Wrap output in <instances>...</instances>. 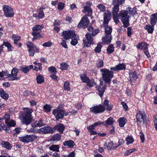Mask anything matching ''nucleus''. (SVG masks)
Here are the masks:
<instances>
[{
  "mask_svg": "<svg viewBox=\"0 0 157 157\" xmlns=\"http://www.w3.org/2000/svg\"><path fill=\"white\" fill-rule=\"evenodd\" d=\"M52 45V43L50 41L46 42L43 44L42 45L45 47H50Z\"/></svg>",
  "mask_w": 157,
  "mask_h": 157,
  "instance_id": "69168bd1",
  "label": "nucleus"
},
{
  "mask_svg": "<svg viewBox=\"0 0 157 157\" xmlns=\"http://www.w3.org/2000/svg\"><path fill=\"white\" fill-rule=\"evenodd\" d=\"M62 35L64 39L66 40L70 38L72 39L71 42V45L75 46L78 43V36L74 31L71 30L65 31L63 32Z\"/></svg>",
  "mask_w": 157,
  "mask_h": 157,
  "instance_id": "20e7f679",
  "label": "nucleus"
},
{
  "mask_svg": "<svg viewBox=\"0 0 157 157\" xmlns=\"http://www.w3.org/2000/svg\"><path fill=\"white\" fill-rule=\"evenodd\" d=\"M90 109L91 111L95 114H96L104 112L105 110V108L103 105H99L90 108Z\"/></svg>",
  "mask_w": 157,
  "mask_h": 157,
  "instance_id": "9b49d317",
  "label": "nucleus"
},
{
  "mask_svg": "<svg viewBox=\"0 0 157 157\" xmlns=\"http://www.w3.org/2000/svg\"><path fill=\"white\" fill-rule=\"evenodd\" d=\"M48 70L51 73L55 74L56 72V69L54 67L52 66L48 67Z\"/></svg>",
  "mask_w": 157,
  "mask_h": 157,
  "instance_id": "4d7b16f0",
  "label": "nucleus"
},
{
  "mask_svg": "<svg viewBox=\"0 0 157 157\" xmlns=\"http://www.w3.org/2000/svg\"><path fill=\"white\" fill-rule=\"evenodd\" d=\"M80 76L82 82L86 83L89 82L90 79L86 75L81 74L80 75Z\"/></svg>",
  "mask_w": 157,
  "mask_h": 157,
  "instance_id": "c85d7f7f",
  "label": "nucleus"
},
{
  "mask_svg": "<svg viewBox=\"0 0 157 157\" xmlns=\"http://www.w3.org/2000/svg\"><path fill=\"white\" fill-rule=\"evenodd\" d=\"M32 34L33 36V37L32 38V40H35L38 38L42 37L41 35H38L36 34H35L34 35L33 33H32Z\"/></svg>",
  "mask_w": 157,
  "mask_h": 157,
  "instance_id": "338daca9",
  "label": "nucleus"
},
{
  "mask_svg": "<svg viewBox=\"0 0 157 157\" xmlns=\"http://www.w3.org/2000/svg\"><path fill=\"white\" fill-rule=\"evenodd\" d=\"M100 71L103 80L105 82L109 83L113 77V72L107 69H101Z\"/></svg>",
  "mask_w": 157,
  "mask_h": 157,
  "instance_id": "39448f33",
  "label": "nucleus"
},
{
  "mask_svg": "<svg viewBox=\"0 0 157 157\" xmlns=\"http://www.w3.org/2000/svg\"><path fill=\"white\" fill-rule=\"evenodd\" d=\"M129 77L128 78V81L131 82L135 80L137 78V76L136 72H131L129 73Z\"/></svg>",
  "mask_w": 157,
  "mask_h": 157,
  "instance_id": "b1692460",
  "label": "nucleus"
},
{
  "mask_svg": "<svg viewBox=\"0 0 157 157\" xmlns=\"http://www.w3.org/2000/svg\"><path fill=\"white\" fill-rule=\"evenodd\" d=\"M125 121V119L124 117L120 118L118 121L120 126L123 127L126 123Z\"/></svg>",
  "mask_w": 157,
  "mask_h": 157,
  "instance_id": "7c9ffc66",
  "label": "nucleus"
},
{
  "mask_svg": "<svg viewBox=\"0 0 157 157\" xmlns=\"http://www.w3.org/2000/svg\"><path fill=\"white\" fill-rule=\"evenodd\" d=\"M111 17V13L109 10H106L104 13V22L103 25H107Z\"/></svg>",
  "mask_w": 157,
  "mask_h": 157,
  "instance_id": "dca6fc26",
  "label": "nucleus"
},
{
  "mask_svg": "<svg viewBox=\"0 0 157 157\" xmlns=\"http://www.w3.org/2000/svg\"><path fill=\"white\" fill-rule=\"evenodd\" d=\"M45 8L43 7H40L37 10L38 13L34 14L33 15V17L36 18L38 19H40L43 17L44 16V14L43 12V10Z\"/></svg>",
  "mask_w": 157,
  "mask_h": 157,
  "instance_id": "a211bd4d",
  "label": "nucleus"
},
{
  "mask_svg": "<svg viewBox=\"0 0 157 157\" xmlns=\"http://www.w3.org/2000/svg\"><path fill=\"white\" fill-rule=\"evenodd\" d=\"M136 46L138 49L140 50H143L144 51L146 50L148 48L147 44L144 42H142L137 44Z\"/></svg>",
  "mask_w": 157,
  "mask_h": 157,
  "instance_id": "4be33fe9",
  "label": "nucleus"
},
{
  "mask_svg": "<svg viewBox=\"0 0 157 157\" xmlns=\"http://www.w3.org/2000/svg\"><path fill=\"white\" fill-rule=\"evenodd\" d=\"M43 109L46 113H49L51 111L50 105L48 104H46L44 106Z\"/></svg>",
  "mask_w": 157,
  "mask_h": 157,
  "instance_id": "09e8293b",
  "label": "nucleus"
},
{
  "mask_svg": "<svg viewBox=\"0 0 157 157\" xmlns=\"http://www.w3.org/2000/svg\"><path fill=\"white\" fill-rule=\"evenodd\" d=\"M37 138V136L35 135H27L19 137L20 141L24 143H28L32 142Z\"/></svg>",
  "mask_w": 157,
  "mask_h": 157,
  "instance_id": "1a4fd4ad",
  "label": "nucleus"
},
{
  "mask_svg": "<svg viewBox=\"0 0 157 157\" xmlns=\"http://www.w3.org/2000/svg\"><path fill=\"white\" fill-rule=\"evenodd\" d=\"M111 36L105 34V35L102 37V42L104 44H109L111 42Z\"/></svg>",
  "mask_w": 157,
  "mask_h": 157,
  "instance_id": "412c9836",
  "label": "nucleus"
},
{
  "mask_svg": "<svg viewBox=\"0 0 157 157\" xmlns=\"http://www.w3.org/2000/svg\"><path fill=\"white\" fill-rule=\"evenodd\" d=\"M69 112H65L63 109H56L53 110V113L57 119H62L64 116L69 114Z\"/></svg>",
  "mask_w": 157,
  "mask_h": 157,
  "instance_id": "0eeeda50",
  "label": "nucleus"
},
{
  "mask_svg": "<svg viewBox=\"0 0 157 157\" xmlns=\"http://www.w3.org/2000/svg\"><path fill=\"white\" fill-rule=\"evenodd\" d=\"M92 10L89 7H86L85 6L84 7V10L83 12L85 13L87 12L88 13V15L90 16L92 14Z\"/></svg>",
  "mask_w": 157,
  "mask_h": 157,
  "instance_id": "2f4dec72",
  "label": "nucleus"
},
{
  "mask_svg": "<svg viewBox=\"0 0 157 157\" xmlns=\"http://www.w3.org/2000/svg\"><path fill=\"white\" fill-rule=\"evenodd\" d=\"M89 23V21L86 16H84L82 17L81 20L78 25V27L79 28L86 27Z\"/></svg>",
  "mask_w": 157,
  "mask_h": 157,
  "instance_id": "ddd939ff",
  "label": "nucleus"
},
{
  "mask_svg": "<svg viewBox=\"0 0 157 157\" xmlns=\"http://www.w3.org/2000/svg\"><path fill=\"white\" fill-rule=\"evenodd\" d=\"M2 118H0V130L3 129L4 130L7 131H9L10 129V128L9 127H6L5 126L4 124L2 122Z\"/></svg>",
  "mask_w": 157,
  "mask_h": 157,
  "instance_id": "72a5a7b5",
  "label": "nucleus"
},
{
  "mask_svg": "<svg viewBox=\"0 0 157 157\" xmlns=\"http://www.w3.org/2000/svg\"><path fill=\"white\" fill-rule=\"evenodd\" d=\"M127 12L128 15H129H129H134L136 14V9L134 8H130V9H129V10H125Z\"/></svg>",
  "mask_w": 157,
  "mask_h": 157,
  "instance_id": "e433bc0d",
  "label": "nucleus"
},
{
  "mask_svg": "<svg viewBox=\"0 0 157 157\" xmlns=\"http://www.w3.org/2000/svg\"><path fill=\"white\" fill-rule=\"evenodd\" d=\"M88 30L90 32L87 33L86 35V38L83 40L84 46L85 47H89L90 44H93V37L95 36L99 32V30L98 29L94 30L92 26H90L88 28Z\"/></svg>",
  "mask_w": 157,
  "mask_h": 157,
  "instance_id": "f257e3e1",
  "label": "nucleus"
},
{
  "mask_svg": "<svg viewBox=\"0 0 157 157\" xmlns=\"http://www.w3.org/2000/svg\"><path fill=\"white\" fill-rule=\"evenodd\" d=\"M0 95L3 99L7 100L9 98L8 94L4 90L0 89Z\"/></svg>",
  "mask_w": 157,
  "mask_h": 157,
  "instance_id": "a878e982",
  "label": "nucleus"
},
{
  "mask_svg": "<svg viewBox=\"0 0 157 157\" xmlns=\"http://www.w3.org/2000/svg\"><path fill=\"white\" fill-rule=\"evenodd\" d=\"M101 45L100 44H98L94 50L95 52L96 53H99L101 51Z\"/></svg>",
  "mask_w": 157,
  "mask_h": 157,
  "instance_id": "13d9d810",
  "label": "nucleus"
},
{
  "mask_svg": "<svg viewBox=\"0 0 157 157\" xmlns=\"http://www.w3.org/2000/svg\"><path fill=\"white\" fill-rule=\"evenodd\" d=\"M18 72V69L16 68H13L11 71V74L9 75L8 77L9 79L11 81L18 80L19 78L17 77V73Z\"/></svg>",
  "mask_w": 157,
  "mask_h": 157,
  "instance_id": "f8f14e48",
  "label": "nucleus"
},
{
  "mask_svg": "<svg viewBox=\"0 0 157 157\" xmlns=\"http://www.w3.org/2000/svg\"><path fill=\"white\" fill-rule=\"evenodd\" d=\"M70 83L68 81H67L64 82L63 85L64 89L67 91H70V88L69 86Z\"/></svg>",
  "mask_w": 157,
  "mask_h": 157,
  "instance_id": "37998d69",
  "label": "nucleus"
},
{
  "mask_svg": "<svg viewBox=\"0 0 157 157\" xmlns=\"http://www.w3.org/2000/svg\"><path fill=\"white\" fill-rule=\"evenodd\" d=\"M127 144H130L132 143L134 141L133 137L130 136H128L126 138Z\"/></svg>",
  "mask_w": 157,
  "mask_h": 157,
  "instance_id": "49530a36",
  "label": "nucleus"
},
{
  "mask_svg": "<svg viewBox=\"0 0 157 157\" xmlns=\"http://www.w3.org/2000/svg\"><path fill=\"white\" fill-rule=\"evenodd\" d=\"M19 70L22 71L25 74L27 73L29 71V68L26 66L20 67Z\"/></svg>",
  "mask_w": 157,
  "mask_h": 157,
  "instance_id": "4c0bfd02",
  "label": "nucleus"
},
{
  "mask_svg": "<svg viewBox=\"0 0 157 157\" xmlns=\"http://www.w3.org/2000/svg\"><path fill=\"white\" fill-rule=\"evenodd\" d=\"M97 7L101 12L104 11L105 9V6L102 4H98L97 6Z\"/></svg>",
  "mask_w": 157,
  "mask_h": 157,
  "instance_id": "6e6d98bb",
  "label": "nucleus"
},
{
  "mask_svg": "<svg viewBox=\"0 0 157 157\" xmlns=\"http://www.w3.org/2000/svg\"><path fill=\"white\" fill-rule=\"evenodd\" d=\"M154 126L155 129L157 130V116H154Z\"/></svg>",
  "mask_w": 157,
  "mask_h": 157,
  "instance_id": "774afa93",
  "label": "nucleus"
},
{
  "mask_svg": "<svg viewBox=\"0 0 157 157\" xmlns=\"http://www.w3.org/2000/svg\"><path fill=\"white\" fill-rule=\"evenodd\" d=\"M12 37L14 40V43L15 44H17V41L21 39L20 36L14 34L13 35Z\"/></svg>",
  "mask_w": 157,
  "mask_h": 157,
  "instance_id": "79ce46f5",
  "label": "nucleus"
},
{
  "mask_svg": "<svg viewBox=\"0 0 157 157\" xmlns=\"http://www.w3.org/2000/svg\"><path fill=\"white\" fill-rule=\"evenodd\" d=\"M60 67L59 68L62 71L67 70L69 65L65 62H63L60 64Z\"/></svg>",
  "mask_w": 157,
  "mask_h": 157,
  "instance_id": "f704fd0d",
  "label": "nucleus"
},
{
  "mask_svg": "<svg viewBox=\"0 0 157 157\" xmlns=\"http://www.w3.org/2000/svg\"><path fill=\"white\" fill-rule=\"evenodd\" d=\"M63 145L69 147H72L75 145L74 142L71 140H69L65 141L63 143Z\"/></svg>",
  "mask_w": 157,
  "mask_h": 157,
  "instance_id": "cd10ccee",
  "label": "nucleus"
},
{
  "mask_svg": "<svg viewBox=\"0 0 157 157\" xmlns=\"http://www.w3.org/2000/svg\"><path fill=\"white\" fill-rule=\"evenodd\" d=\"M136 149L135 148L127 150L124 153V155L125 156H127L132 153L133 152L135 151Z\"/></svg>",
  "mask_w": 157,
  "mask_h": 157,
  "instance_id": "de8ad7c7",
  "label": "nucleus"
},
{
  "mask_svg": "<svg viewBox=\"0 0 157 157\" xmlns=\"http://www.w3.org/2000/svg\"><path fill=\"white\" fill-rule=\"evenodd\" d=\"M3 120H5L6 123L8 122V121L10 120V116L8 114H5L3 117Z\"/></svg>",
  "mask_w": 157,
  "mask_h": 157,
  "instance_id": "8fccbe9b",
  "label": "nucleus"
},
{
  "mask_svg": "<svg viewBox=\"0 0 157 157\" xmlns=\"http://www.w3.org/2000/svg\"><path fill=\"white\" fill-rule=\"evenodd\" d=\"M26 45L29 48L28 52L30 56H33L34 55V52L38 53L40 52L39 48L31 42H27Z\"/></svg>",
  "mask_w": 157,
  "mask_h": 157,
  "instance_id": "423d86ee",
  "label": "nucleus"
},
{
  "mask_svg": "<svg viewBox=\"0 0 157 157\" xmlns=\"http://www.w3.org/2000/svg\"><path fill=\"white\" fill-rule=\"evenodd\" d=\"M157 21L156 20H155L153 18V16H151L150 23L152 25L154 26V25L156 24Z\"/></svg>",
  "mask_w": 157,
  "mask_h": 157,
  "instance_id": "052dcab7",
  "label": "nucleus"
},
{
  "mask_svg": "<svg viewBox=\"0 0 157 157\" xmlns=\"http://www.w3.org/2000/svg\"><path fill=\"white\" fill-rule=\"evenodd\" d=\"M10 127H14L15 126L16 123L15 121L13 120H10L8 121V122L6 123Z\"/></svg>",
  "mask_w": 157,
  "mask_h": 157,
  "instance_id": "603ef678",
  "label": "nucleus"
},
{
  "mask_svg": "<svg viewBox=\"0 0 157 157\" xmlns=\"http://www.w3.org/2000/svg\"><path fill=\"white\" fill-rule=\"evenodd\" d=\"M105 122L106 125H109L113 124L114 121L113 118L110 117L105 121Z\"/></svg>",
  "mask_w": 157,
  "mask_h": 157,
  "instance_id": "c9c22d12",
  "label": "nucleus"
},
{
  "mask_svg": "<svg viewBox=\"0 0 157 157\" xmlns=\"http://www.w3.org/2000/svg\"><path fill=\"white\" fill-rule=\"evenodd\" d=\"M103 62L101 59H98L97 61L96 66L97 67L100 68L103 66Z\"/></svg>",
  "mask_w": 157,
  "mask_h": 157,
  "instance_id": "a18cd8bd",
  "label": "nucleus"
},
{
  "mask_svg": "<svg viewBox=\"0 0 157 157\" xmlns=\"http://www.w3.org/2000/svg\"><path fill=\"white\" fill-rule=\"evenodd\" d=\"M42 69V66L40 63H38V65L34 66V68L33 69L34 70L38 71L41 70Z\"/></svg>",
  "mask_w": 157,
  "mask_h": 157,
  "instance_id": "680f3d73",
  "label": "nucleus"
},
{
  "mask_svg": "<svg viewBox=\"0 0 157 157\" xmlns=\"http://www.w3.org/2000/svg\"><path fill=\"white\" fill-rule=\"evenodd\" d=\"M117 0H113V4L114 6L113 8V16H116L120 15V13H118L119 10V6L121 4H119Z\"/></svg>",
  "mask_w": 157,
  "mask_h": 157,
  "instance_id": "4468645a",
  "label": "nucleus"
},
{
  "mask_svg": "<svg viewBox=\"0 0 157 157\" xmlns=\"http://www.w3.org/2000/svg\"><path fill=\"white\" fill-rule=\"evenodd\" d=\"M64 37L62 39V41L60 44L63 47L65 48H67L66 41L63 40Z\"/></svg>",
  "mask_w": 157,
  "mask_h": 157,
  "instance_id": "0e129e2a",
  "label": "nucleus"
},
{
  "mask_svg": "<svg viewBox=\"0 0 157 157\" xmlns=\"http://www.w3.org/2000/svg\"><path fill=\"white\" fill-rule=\"evenodd\" d=\"M128 13L125 10H122L120 12V15L116 16H113V18L114 22L116 24L118 23L119 21L117 18L121 19V21L123 23L124 26L125 27H127L129 25V15H128Z\"/></svg>",
  "mask_w": 157,
  "mask_h": 157,
  "instance_id": "f03ea898",
  "label": "nucleus"
},
{
  "mask_svg": "<svg viewBox=\"0 0 157 157\" xmlns=\"http://www.w3.org/2000/svg\"><path fill=\"white\" fill-rule=\"evenodd\" d=\"M59 147L58 145H53L49 147L50 150L57 152L59 151Z\"/></svg>",
  "mask_w": 157,
  "mask_h": 157,
  "instance_id": "a19ab883",
  "label": "nucleus"
},
{
  "mask_svg": "<svg viewBox=\"0 0 157 157\" xmlns=\"http://www.w3.org/2000/svg\"><path fill=\"white\" fill-rule=\"evenodd\" d=\"M87 86L90 87H91L96 85L94 80L93 79L90 80L88 83H86Z\"/></svg>",
  "mask_w": 157,
  "mask_h": 157,
  "instance_id": "864d4df0",
  "label": "nucleus"
},
{
  "mask_svg": "<svg viewBox=\"0 0 157 157\" xmlns=\"http://www.w3.org/2000/svg\"><path fill=\"white\" fill-rule=\"evenodd\" d=\"M38 132L41 134L53 133L54 130L52 128L50 127H44L38 130Z\"/></svg>",
  "mask_w": 157,
  "mask_h": 157,
  "instance_id": "2eb2a0df",
  "label": "nucleus"
},
{
  "mask_svg": "<svg viewBox=\"0 0 157 157\" xmlns=\"http://www.w3.org/2000/svg\"><path fill=\"white\" fill-rule=\"evenodd\" d=\"M114 51V47L112 44H110L107 49V52L108 54L112 53Z\"/></svg>",
  "mask_w": 157,
  "mask_h": 157,
  "instance_id": "58836bf2",
  "label": "nucleus"
},
{
  "mask_svg": "<svg viewBox=\"0 0 157 157\" xmlns=\"http://www.w3.org/2000/svg\"><path fill=\"white\" fill-rule=\"evenodd\" d=\"M24 115L21 119V122L23 124L28 125L31 123L33 120L31 113L33 110L32 109L25 108L24 109Z\"/></svg>",
  "mask_w": 157,
  "mask_h": 157,
  "instance_id": "7ed1b4c3",
  "label": "nucleus"
},
{
  "mask_svg": "<svg viewBox=\"0 0 157 157\" xmlns=\"http://www.w3.org/2000/svg\"><path fill=\"white\" fill-rule=\"evenodd\" d=\"M0 144L3 147H5L8 150H10L12 148V146L9 142L4 141H2L0 143Z\"/></svg>",
  "mask_w": 157,
  "mask_h": 157,
  "instance_id": "bb28decb",
  "label": "nucleus"
},
{
  "mask_svg": "<svg viewBox=\"0 0 157 157\" xmlns=\"http://www.w3.org/2000/svg\"><path fill=\"white\" fill-rule=\"evenodd\" d=\"M3 10L4 12V15L7 17H12L14 14L13 8L8 6H4Z\"/></svg>",
  "mask_w": 157,
  "mask_h": 157,
  "instance_id": "6e6552de",
  "label": "nucleus"
},
{
  "mask_svg": "<svg viewBox=\"0 0 157 157\" xmlns=\"http://www.w3.org/2000/svg\"><path fill=\"white\" fill-rule=\"evenodd\" d=\"M144 29L147 30L148 33H152L154 30V26L149 25H147L144 27Z\"/></svg>",
  "mask_w": 157,
  "mask_h": 157,
  "instance_id": "c756f323",
  "label": "nucleus"
},
{
  "mask_svg": "<svg viewBox=\"0 0 157 157\" xmlns=\"http://www.w3.org/2000/svg\"><path fill=\"white\" fill-rule=\"evenodd\" d=\"M106 147H105V149L106 148L108 150H109L113 148V149L114 150L113 147H116L115 146H114V144L112 142H109L107 143V144H106Z\"/></svg>",
  "mask_w": 157,
  "mask_h": 157,
  "instance_id": "473e14b6",
  "label": "nucleus"
},
{
  "mask_svg": "<svg viewBox=\"0 0 157 157\" xmlns=\"http://www.w3.org/2000/svg\"><path fill=\"white\" fill-rule=\"evenodd\" d=\"M103 25L105 27V34L111 36V33L112 30V28L108 26V25L104 24Z\"/></svg>",
  "mask_w": 157,
  "mask_h": 157,
  "instance_id": "393cba45",
  "label": "nucleus"
},
{
  "mask_svg": "<svg viewBox=\"0 0 157 157\" xmlns=\"http://www.w3.org/2000/svg\"><path fill=\"white\" fill-rule=\"evenodd\" d=\"M36 80L37 83L41 84L44 81V78L42 75H39L37 76Z\"/></svg>",
  "mask_w": 157,
  "mask_h": 157,
  "instance_id": "ea45409f",
  "label": "nucleus"
},
{
  "mask_svg": "<svg viewBox=\"0 0 157 157\" xmlns=\"http://www.w3.org/2000/svg\"><path fill=\"white\" fill-rule=\"evenodd\" d=\"M105 87V85H103V82H100V85L96 86V89L98 90L100 97H102L103 96Z\"/></svg>",
  "mask_w": 157,
  "mask_h": 157,
  "instance_id": "f3484780",
  "label": "nucleus"
},
{
  "mask_svg": "<svg viewBox=\"0 0 157 157\" xmlns=\"http://www.w3.org/2000/svg\"><path fill=\"white\" fill-rule=\"evenodd\" d=\"M61 135L59 134H56L52 137V140L53 141H59L60 139Z\"/></svg>",
  "mask_w": 157,
  "mask_h": 157,
  "instance_id": "c03bdc74",
  "label": "nucleus"
},
{
  "mask_svg": "<svg viewBox=\"0 0 157 157\" xmlns=\"http://www.w3.org/2000/svg\"><path fill=\"white\" fill-rule=\"evenodd\" d=\"M125 68L126 65L124 64L120 63L113 67L110 68V70L115 71L118 70H124Z\"/></svg>",
  "mask_w": 157,
  "mask_h": 157,
  "instance_id": "aec40b11",
  "label": "nucleus"
},
{
  "mask_svg": "<svg viewBox=\"0 0 157 157\" xmlns=\"http://www.w3.org/2000/svg\"><path fill=\"white\" fill-rule=\"evenodd\" d=\"M132 29L131 27H129L127 28V34L128 37H130L132 35Z\"/></svg>",
  "mask_w": 157,
  "mask_h": 157,
  "instance_id": "bf43d9fd",
  "label": "nucleus"
},
{
  "mask_svg": "<svg viewBox=\"0 0 157 157\" xmlns=\"http://www.w3.org/2000/svg\"><path fill=\"white\" fill-rule=\"evenodd\" d=\"M42 25H35L32 28L33 32L34 35L36 34L38 35H40V33L41 30L43 29Z\"/></svg>",
  "mask_w": 157,
  "mask_h": 157,
  "instance_id": "6ab92c4d",
  "label": "nucleus"
},
{
  "mask_svg": "<svg viewBox=\"0 0 157 157\" xmlns=\"http://www.w3.org/2000/svg\"><path fill=\"white\" fill-rule=\"evenodd\" d=\"M54 130H57L59 132L60 134L63 133V131L65 129V126L63 124L59 123L58 124L55 126L54 127Z\"/></svg>",
  "mask_w": 157,
  "mask_h": 157,
  "instance_id": "5701e85b",
  "label": "nucleus"
},
{
  "mask_svg": "<svg viewBox=\"0 0 157 157\" xmlns=\"http://www.w3.org/2000/svg\"><path fill=\"white\" fill-rule=\"evenodd\" d=\"M4 45L7 47L8 51H11L12 50L13 47L10 43L6 42H4Z\"/></svg>",
  "mask_w": 157,
  "mask_h": 157,
  "instance_id": "3c124183",
  "label": "nucleus"
},
{
  "mask_svg": "<svg viewBox=\"0 0 157 157\" xmlns=\"http://www.w3.org/2000/svg\"><path fill=\"white\" fill-rule=\"evenodd\" d=\"M136 122L138 124H140L142 122H144L146 119V116L144 112L139 111L137 113L136 116Z\"/></svg>",
  "mask_w": 157,
  "mask_h": 157,
  "instance_id": "9d476101",
  "label": "nucleus"
},
{
  "mask_svg": "<svg viewBox=\"0 0 157 157\" xmlns=\"http://www.w3.org/2000/svg\"><path fill=\"white\" fill-rule=\"evenodd\" d=\"M44 124L45 122L44 120L42 119H40L37 123L36 126L38 127H40L44 126Z\"/></svg>",
  "mask_w": 157,
  "mask_h": 157,
  "instance_id": "5fc2aeb1",
  "label": "nucleus"
},
{
  "mask_svg": "<svg viewBox=\"0 0 157 157\" xmlns=\"http://www.w3.org/2000/svg\"><path fill=\"white\" fill-rule=\"evenodd\" d=\"M64 6V4L63 3H59L58 5V9L59 10H61L63 9Z\"/></svg>",
  "mask_w": 157,
  "mask_h": 157,
  "instance_id": "e2e57ef3",
  "label": "nucleus"
}]
</instances>
